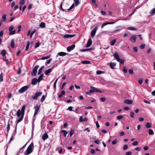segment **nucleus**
Listing matches in <instances>:
<instances>
[{"label": "nucleus", "mask_w": 155, "mask_h": 155, "mask_svg": "<svg viewBox=\"0 0 155 155\" xmlns=\"http://www.w3.org/2000/svg\"><path fill=\"white\" fill-rule=\"evenodd\" d=\"M92 41L91 39L90 38L89 39L87 42L86 45V47L87 48L90 47L91 45Z\"/></svg>", "instance_id": "nucleus-12"}, {"label": "nucleus", "mask_w": 155, "mask_h": 155, "mask_svg": "<svg viewBox=\"0 0 155 155\" xmlns=\"http://www.w3.org/2000/svg\"><path fill=\"white\" fill-rule=\"evenodd\" d=\"M108 24V23H107V22H105V23H103L101 25V28H103L104 27V26L107 25Z\"/></svg>", "instance_id": "nucleus-52"}, {"label": "nucleus", "mask_w": 155, "mask_h": 155, "mask_svg": "<svg viewBox=\"0 0 155 155\" xmlns=\"http://www.w3.org/2000/svg\"><path fill=\"white\" fill-rule=\"evenodd\" d=\"M91 90H90L89 91L91 93H93L94 92H100L101 93L102 92L98 90L97 88L91 86L90 87Z\"/></svg>", "instance_id": "nucleus-3"}, {"label": "nucleus", "mask_w": 155, "mask_h": 155, "mask_svg": "<svg viewBox=\"0 0 155 155\" xmlns=\"http://www.w3.org/2000/svg\"><path fill=\"white\" fill-rule=\"evenodd\" d=\"M129 72L130 74H132L133 73V70L132 69H130L129 70Z\"/></svg>", "instance_id": "nucleus-63"}, {"label": "nucleus", "mask_w": 155, "mask_h": 155, "mask_svg": "<svg viewBox=\"0 0 155 155\" xmlns=\"http://www.w3.org/2000/svg\"><path fill=\"white\" fill-rule=\"evenodd\" d=\"M2 20L4 21H6L7 20L6 16L5 15H4L2 17Z\"/></svg>", "instance_id": "nucleus-29"}, {"label": "nucleus", "mask_w": 155, "mask_h": 155, "mask_svg": "<svg viewBox=\"0 0 155 155\" xmlns=\"http://www.w3.org/2000/svg\"><path fill=\"white\" fill-rule=\"evenodd\" d=\"M39 45L40 44L39 42L36 43L35 44V48H36L38 47L39 46Z\"/></svg>", "instance_id": "nucleus-61"}, {"label": "nucleus", "mask_w": 155, "mask_h": 155, "mask_svg": "<svg viewBox=\"0 0 155 155\" xmlns=\"http://www.w3.org/2000/svg\"><path fill=\"white\" fill-rule=\"evenodd\" d=\"M117 143V139H115V140H113L112 141V143L113 145H114V144H116Z\"/></svg>", "instance_id": "nucleus-43"}, {"label": "nucleus", "mask_w": 155, "mask_h": 155, "mask_svg": "<svg viewBox=\"0 0 155 155\" xmlns=\"http://www.w3.org/2000/svg\"><path fill=\"white\" fill-rule=\"evenodd\" d=\"M39 26L41 28H44L45 27V24L43 22H41Z\"/></svg>", "instance_id": "nucleus-25"}, {"label": "nucleus", "mask_w": 155, "mask_h": 155, "mask_svg": "<svg viewBox=\"0 0 155 155\" xmlns=\"http://www.w3.org/2000/svg\"><path fill=\"white\" fill-rule=\"evenodd\" d=\"M98 28L97 27H96L94 29H93L91 32V36L92 37H94L95 35V33L97 29Z\"/></svg>", "instance_id": "nucleus-9"}, {"label": "nucleus", "mask_w": 155, "mask_h": 155, "mask_svg": "<svg viewBox=\"0 0 155 155\" xmlns=\"http://www.w3.org/2000/svg\"><path fill=\"white\" fill-rule=\"evenodd\" d=\"M135 150L137 151H140L141 150V148L140 147H137L135 148Z\"/></svg>", "instance_id": "nucleus-57"}, {"label": "nucleus", "mask_w": 155, "mask_h": 155, "mask_svg": "<svg viewBox=\"0 0 155 155\" xmlns=\"http://www.w3.org/2000/svg\"><path fill=\"white\" fill-rule=\"evenodd\" d=\"M145 46V45L144 44H142L140 47V48L141 49H143Z\"/></svg>", "instance_id": "nucleus-48"}, {"label": "nucleus", "mask_w": 155, "mask_h": 155, "mask_svg": "<svg viewBox=\"0 0 155 155\" xmlns=\"http://www.w3.org/2000/svg\"><path fill=\"white\" fill-rule=\"evenodd\" d=\"M74 36V35L68 34H65L63 35L64 38H70L73 37Z\"/></svg>", "instance_id": "nucleus-11"}, {"label": "nucleus", "mask_w": 155, "mask_h": 155, "mask_svg": "<svg viewBox=\"0 0 155 155\" xmlns=\"http://www.w3.org/2000/svg\"><path fill=\"white\" fill-rule=\"evenodd\" d=\"M149 134L150 135H153L154 134V133L153 130L151 129H149Z\"/></svg>", "instance_id": "nucleus-36"}, {"label": "nucleus", "mask_w": 155, "mask_h": 155, "mask_svg": "<svg viewBox=\"0 0 155 155\" xmlns=\"http://www.w3.org/2000/svg\"><path fill=\"white\" fill-rule=\"evenodd\" d=\"M155 13V8L152 9L150 12V14L153 15Z\"/></svg>", "instance_id": "nucleus-39"}, {"label": "nucleus", "mask_w": 155, "mask_h": 155, "mask_svg": "<svg viewBox=\"0 0 155 155\" xmlns=\"http://www.w3.org/2000/svg\"><path fill=\"white\" fill-rule=\"evenodd\" d=\"M52 59H51L49 60H48L46 63H45V64L46 65H47L48 64H49L51 61Z\"/></svg>", "instance_id": "nucleus-49"}, {"label": "nucleus", "mask_w": 155, "mask_h": 155, "mask_svg": "<svg viewBox=\"0 0 155 155\" xmlns=\"http://www.w3.org/2000/svg\"><path fill=\"white\" fill-rule=\"evenodd\" d=\"M50 57V56H47L45 57H43L41 58H40V59L42 60H44L48 59Z\"/></svg>", "instance_id": "nucleus-35"}, {"label": "nucleus", "mask_w": 155, "mask_h": 155, "mask_svg": "<svg viewBox=\"0 0 155 155\" xmlns=\"http://www.w3.org/2000/svg\"><path fill=\"white\" fill-rule=\"evenodd\" d=\"M128 30H136V29L133 27H128L127 28Z\"/></svg>", "instance_id": "nucleus-38"}, {"label": "nucleus", "mask_w": 155, "mask_h": 155, "mask_svg": "<svg viewBox=\"0 0 155 155\" xmlns=\"http://www.w3.org/2000/svg\"><path fill=\"white\" fill-rule=\"evenodd\" d=\"M29 45H30L29 41H28L27 42V44L26 46V49H25L26 51H27L28 50V49L29 48Z\"/></svg>", "instance_id": "nucleus-33"}, {"label": "nucleus", "mask_w": 155, "mask_h": 155, "mask_svg": "<svg viewBox=\"0 0 155 155\" xmlns=\"http://www.w3.org/2000/svg\"><path fill=\"white\" fill-rule=\"evenodd\" d=\"M75 45L73 44L70 46H68L67 48V51L68 52H70L73 50L75 47Z\"/></svg>", "instance_id": "nucleus-10"}, {"label": "nucleus", "mask_w": 155, "mask_h": 155, "mask_svg": "<svg viewBox=\"0 0 155 155\" xmlns=\"http://www.w3.org/2000/svg\"><path fill=\"white\" fill-rule=\"evenodd\" d=\"M7 132L8 133L10 129V125L9 124H8L7 127Z\"/></svg>", "instance_id": "nucleus-54"}, {"label": "nucleus", "mask_w": 155, "mask_h": 155, "mask_svg": "<svg viewBox=\"0 0 155 155\" xmlns=\"http://www.w3.org/2000/svg\"><path fill=\"white\" fill-rule=\"evenodd\" d=\"M15 46L14 40V39H12L11 41V47L13 48Z\"/></svg>", "instance_id": "nucleus-21"}, {"label": "nucleus", "mask_w": 155, "mask_h": 155, "mask_svg": "<svg viewBox=\"0 0 155 155\" xmlns=\"http://www.w3.org/2000/svg\"><path fill=\"white\" fill-rule=\"evenodd\" d=\"M63 2H61V5H60V9H61L63 12H64V11H66V9H63L62 8V5H63Z\"/></svg>", "instance_id": "nucleus-34"}, {"label": "nucleus", "mask_w": 155, "mask_h": 155, "mask_svg": "<svg viewBox=\"0 0 155 155\" xmlns=\"http://www.w3.org/2000/svg\"><path fill=\"white\" fill-rule=\"evenodd\" d=\"M14 28V27L13 26H11L9 28V31H10L9 34L11 35H13L15 33L16 31L14 30L13 31Z\"/></svg>", "instance_id": "nucleus-8"}, {"label": "nucleus", "mask_w": 155, "mask_h": 155, "mask_svg": "<svg viewBox=\"0 0 155 155\" xmlns=\"http://www.w3.org/2000/svg\"><path fill=\"white\" fill-rule=\"evenodd\" d=\"M28 88V87L27 86H24L20 89L18 91V92L19 93H23Z\"/></svg>", "instance_id": "nucleus-6"}, {"label": "nucleus", "mask_w": 155, "mask_h": 155, "mask_svg": "<svg viewBox=\"0 0 155 155\" xmlns=\"http://www.w3.org/2000/svg\"><path fill=\"white\" fill-rule=\"evenodd\" d=\"M151 126V124L150 123H147L145 125V127L147 128H149Z\"/></svg>", "instance_id": "nucleus-32"}, {"label": "nucleus", "mask_w": 155, "mask_h": 155, "mask_svg": "<svg viewBox=\"0 0 155 155\" xmlns=\"http://www.w3.org/2000/svg\"><path fill=\"white\" fill-rule=\"evenodd\" d=\"M130 114L131 117L132 118H134L135 116L134 113L132 111H130Z\"/></svg>", "instance_id": "nucleus-47"}, {"label": "nucleus", "mask_w": 155, "mask_h": 155, "mask_svg": "<svg viewBox=\"0 0 155 155\" xmlns=\"http://www.w3.org/2000/svg\"><path fill=\"white\" fill-rule=\"evenodd\" d=\"M81 63L84 64H90L91 63V62L87 61H82Z\"/></svg>", "instance_id": "nucleus-28"}, {"label": "nucleus", "mask_w": 155, "mask_h": 155, "mask_svg": "<svg viewBox=\"0 0 155 155\" xmlns=\"http://www.w3.org/2000/svg\"><path fill=\"white\" fill-rule=\"evenodd\" d=\"M116 42V40L115 39H113L111 41L110 45L111 46L114 45L115 42Z\"/></svg>", "instance_id": "nucleus-30"}, {"label": "nucleus", "mask_w": 155, "mask_h": 155, "mask_svg": "<svg viewBox=\"0 0 155 155\" xmlns=\"http://www.w3.org/2000/svg\"><path fill=\"white\" fill-rule=\"evenodd\" d=\"M136 39V36L135 35L132 36L130 39V40L133 42H135Z\"/></svg>", "instance_id": "nucleus-14"}, {"label": "nucleus", "mask_w": 155, "mask_h": 155, "mask_svg": "<svg viewBox=\"0 0 155 155\" xmlns=\"http://www.w3.org/2000/svg\"><path fill=\"white\" fill-rule=\"evenodd\" d=\"M25 106H23L22 107L21 109V115L24 116L25 114Z\"/></svg>", "instance_id": "nucleus-20"}, {"label": "nucleus", "mask_w": 155, "mask_h": 155, "mask_svg": "<svg viewBox=\"0 0 155 155\" xmlns=\"http://www.w3.org/2000/svg\"><path fill=\"white\" fill-rule=\"evenodd\" d=\"M25 2V0H21L19 3L20 5L22 6L23 5Z\"/></svg>", "instance_id": "nucleus-37"}, {"label": "nucleus", "mask_w": 155, "mask_h": 155, "mask_svg": "<svg viewBox=\"0 0 155 155\" xmlns=\"http://www.w3.org/2000/svg\"><path fill=\"white\" fill-rule=\"evenodd\" d=\"M45 99V96L44 95H43L41 97V102H43L44 101Z\"/></svg>", "instance_id": "nucleus-42"}, {"label": "nucleus", "mask_w": 155, "mask_h": 155, "mask_svg": "<svg viewBox=\"0 0 155 155\" xmlns=\"http://www.w3.org/2000/svg\"><path fill=\"white\" fill-rule=\"evenodd\" d=\"M43 74H41L40 76L39 77L38 79H37L38 80V81L39 82H40L42 79L43 78Z\"/></svg>", "instance_id": "nucleus-23"}, {"label": "nucleus", "mask_w": 155, "mask_h": 155, "mask_svg": "<svg viewBox=\"0 0 155 155\" xmlns=\"http://www.w3.org/2000/svg\"><path fill=\"white\" fill-rule=\"evenodd\" d=\"M45 66H42L39 70L38 74H40L42 72L43 69L44 68Z\"/></svg>", "instance_id": "nucleus-27"}, {"label": "nucleus", "mask_w": 155, "mask_h": 155, "mask_svg": "<svg viewBox=\"0 0 155 155\" xmlns=\"http://www.w3.org/2000/svg\"><path fill=\"white\" fill-rule=\"evenodd\" d=\"M48 135L47 133L44 134L42 136V138L44 140H45L48 138Z\"/></svg>", "instance_id": "nucleus-13"}, {"label": "nucleus", "mask_w": 155, "mask_h": 155, "mask_svg": "<svg viewBox=\"0 0 155 155\" xmlns=\"http://www.w3.org/2000/svg\"><path fill=\"white\" fill-rule=\"evenodd\" d=\"M33 143H32L28 146L27 150L24 153L25 155H28L33 151Z\"/></svg>", "instance_id": "nucleus-1"}, {"label": "nucleus", "mask_w": 155, "mask_h": 155, "mask_svg": "<svg viewBox=\"0 0 155 155\" xmlns=\"http://www.w3.org/2000/svg\"><path fill=\"white\" fill-rule=\"evenodd\" d=\"M6 51L5 50H2L1 52V54L3 57H5L6 54Z\"/></svg>", "instance_id": "nucleus-26"}, {"label": "nucleus", "mask_w": 155, "mask_h": 155, "mask_svg": "<svg viewBox=\"0 0 155 155\" xmlns=\"http://www.w3.org/2000/svg\"><path fill=\"white\" fill-rule=\"evenodd\" d=\"M123 117V116L122 115H119L117 117V119L118 120H120L122 119Z\"/></svg>", "instance_id": "nucleus-50"}, {"label": "nucleus", "mask_w": 155, "mask_h": 155, "mask_svg": "<svg viewBox=\"0 0 155 155\" xmlns=\"http://www.w3.org/2000/svg\"><path fill=\"white\" fill-rule=\"evenodd\" d=\"M34 108L35 109V111L34 114V116L36 115L38 113V112L40 109V107L39 105H37L35 106Z\"/></svg>", "instance_id": "nucleus-7"}, {"label": "nucleus", "mask_w": 155, "mask_h": 155, "mask_svg": "<svg viewBox=\"0 0 155 155\" xmlns=\"http://www.w3.org/2000/svg\"><path fill=\"white\" fill-rule=\"evenodd\" d=\"M125 110H127L129 109V107H124L123 108Z\"/></svg>", "instance_id": "nucleus-62"}, {"label": "nucleus", "mask_w": 155, "mask_h": 155, "mask_svg": "<svg viewBox=\"0 0 155 155\" xmlns=\"http://www.w3.org/2000/svg\"><path fill=\"white\" fill-rule=\"evenodd\" d=\"M101 13L102 15H106V12L104 11H101Z\"/></svg>", "instance_id": "nucleus-58"}, {"label": "nucleus", "mask_w": 155, "mask_h": 155, "mask_svg": "<svg viewBox=\"0 0 155 155\" xmlns=\"http://www.w3.org/2000/svg\"><path fill=\"white\" fill-rule=\"evenodd\" d=\"M90 51V49L89 48H87L86 49H82L81 50V51L82 52L85 51Z\"/></svg>", "instance_id": "nucleus-53"}, {"label": "nucleus", "mask_w": 155, "mask_h": 155, "mask_svg": "<svg viewBox=\"0 0 155 155\" xmlns=\"http://www.w3.org/2000/svg\"><path fill=\"white\" fill-rule=\"evenodd\" d=\"M74 131L73 130H71L70 132V134L71 137L72 135L74 134Z\"/></svg>", "instance_id": "nucleus-46"}, {"label": "nucleus", "mask_w": 155, "mask_h": 155, "mask_svg": "<svg viewBox=\"0 0 155 155\" xmlns=\"http://www.w3.org/2000/svg\"><path fill=\"white\" fill-rule=\"evenodd\" d=\"M74 4H73L68 9H67V10H71L74 7Z\"/></svg>", "instance_id": "nucleus-45"}, {"label": "nucleus", "mask_w": 155, "mask_h": 155, "mask_svg": "<svg viewBox=\"0 0 155 155\" xmlns=\"http://www.w3.org/2000/svg\"><path fill=\"white\" fill-rule=\"evenodd\" d=\"M38 81V80L36 78H33L31 81V84L33 85H35L37 83Z\"/></svg>", "instance_id": "nucleus-16"}, {"label": "nucleus", "mask_w": 155, "mask_h": 155, "mask_svg": "<svg viewBox=\"0 0 155 155\" xmlns=\"http://www.w3.org/2000/svg\"><path fill=\"white\" fill-rule=\"evenodd\" d=\"M131 153L130 151H128L126 153V155H131Z\"/></svg>", "instance_id": "nucleus-64"}, {"label": "nucleus", "mask_w": 155, "mask_h": 155, "mask_svg": "<svg viewBox=\"0 0 155 155\" xmlns=\"http://www.w3.org/2000/svg\"><path fill=\"white\" fill-rule=\"evenodd\" d=\"M74 2L75 3V5L76 6H77L80 3L79 0H74Z\"/></svg>", "instance_id": "nucleus-40"}, {"label": "nucleus", "mask_w": 155, "mask_h": 155, "mask_svg": "<svg viewBox=\"0 0 155 155\" xmlns=\"http://www.w3.org/2000/svg\"><path fill=\"white\" fill-rule=\"evenodd\" d=\"M53 68L54 67H53L52 68H49L47 70H46L45 72V74L46 75H48L51 71Z\"/></svg>", "instance_id": "nucleus-15"}, {"label": "nucleus", "mask_w": 155, "mask_h": 155, "mask_svg": "<svg viewBox=\"0 0 155 155\" xmlns=\"http://www.w3.org/2000/svg\"><path fill=\"white\" fill-rule=\"evenodd\" d=\"M137 144H138V142L137 141H135L134 142H133V143H132V145L133 146L136 145Z\"/></svg>", "instance_id": "nucleus-56"}, {"label": "nucleus", "mask_w": 155, "mask_h": 155, "mask_svg": "<svg viewBox=\"0 0 155 155\" xmlns=\"http://www.w3.org/2000/svg\"><path fill=\"white\" fill-rule=\"evenodd\" d=\"M124 103L127 104H131L133 103L132 101L129 100H124Z\"/></svg>", "instance_id": "nucleus-17"}, {"label": "nucleus", "mask_w": 155, "mask_h": 155, "mask_svg": "<svg viewBox=\"0 0 155 155\" xmlns=\"http://www.w3.org/2000/svg\"><path fill=\"white\" fill-rule=\"evenodd\" d=\"M17 116L18 117H21V112L20 109H18L17 112Z\"/></svg>", "instance_id": "nucleus-19"}, {"label": "nucleus", "mask_w": 155, "mask_h": 155, "mask_svg": "<svg viewBox=\"0 0 155 155\" xmlns=\"http://www.w3.org/2000/svg\"><path fill=\"white\" fill-rule=\"evenodd\" d=\"M39 67V66L37 65L33 69L31 74L32 75L35 76L36 75V73L37 72V69Z\"/></svg>", "instance_id": "nucleus-5"}, {"label": "nucleus", "mask_w": 155, "mask_h": 155, "mask_svg": "<svg viewBox=\"0 0 155 155\" xmlns=\"http://www.w3.org/2000/svg\"><path fill=\"white\" fill-rule=\"evenodd\" d=\"M36 32V30L35 29H34L33 31H32L31 33V35H30V38H31L32 37V36L35 33V32Z\"/></svg>", "instance_id": "nucleus-44"}, {"label": "nucleus", "mask_w": 155, "mask_h": 155, "mask_svg": "<svg viewBox=\"0 0 155 155\" xmlns=\"http://www.w3.org/2000/svg\"><path fill=\"white\" fill-rule=\"evenodd\" d=\"M103 73V71H96L97 74H102Z\"/></svg>", "instance_id": "nucleus-51"}, {"label": "nucleus", "mask_w": 155, "mask_h": 155, "mask_svg": "<svg viewBox=\"0 0 155 155\" xmlns=\"http://www.w3.org/2000/svg\"><path fill=\"white\" fill-rule=\"evenodd\" d=\"M113 56L117 61L120 62L122 64H124V60L122 59H120L117 53L115 52L114 53Z\"/></svg>", "instance_id": "nucleus-2"}, {"label": "nucleus", "mask_w": 155, "mask_h": 155, "mask_svg": "<svg viewBox=\"0 0 155 155\" xmlns=\"http://www.w3.org/2000/svg\"><path fill=\"white\" fill-rule=\"evenodd\" d=\"M16 130H14L13 133L12 134V136L13 137L15 136V135L16 134Z\"/></svg>", "instance_id": "nucleus-60"}, {"label": "nucleus", "mask_w": 155, "mask_h": 155, "mask_svg": "<svg viewBox=\"0 0 155 155\" xmlns=\"http://www.w3.org/2000/svg\"><path fill=\"white\" fill-rule=\"evenodd\" d=\"M127 145L125 144L124 145L123 149L124 150H125L127 149Z\"/></svg>", "instance_id": "nucleus-55"}, {"label": "nucleus", "mask_w": 155, "mask_h": 155, "mask_svg": "<svg viewBox=\"0 0 155 155\" xmlns=\"http://www.w3.org/2000/svg\"><path fill=\"white\" fill-rule=\"evenodd\" d=\"M3 76L2 73L0 74V82L3 81Z\"/></svg>", "instance_id": "nucleus-41"}, {"label": "nucleus", "mask_w": 155, "mask_h": 155, "mask_svg": "<svg viewBox=\"0 0 155 155\" xmlns=\"http://www.w3.org/2000/svg\"><path fill=\"white\" fill-rule=\"evenodd\" d=\"M134 51L135 52H137V49L136 47H134L133 48Z\"/></svg>", "instance_id": "nucleus-59"}, {"label": "nucleus", "mask_w": 155, "mask_h": 155, "mask_svg": "<svg viewBox=\"0 0 155 155\" xmlns=\"http://www.w3.org/2000/svg\"><path fill=\"white\" fill-rule=\"evenodd\" d=\"M67 54H68L67 53L63 52H60L58 53V55L60 56H64Z\"/></svg>", "instance_id": "nucleus-18"}, {"label": "nucleus", "mask_w": 155, "mask_h": 155, "mask_svg": "<svg viewBox=\"0 0 155 155\" xmlns=\"http://www.w3.org/2000/svg\"><path fill=\"white\" fill-rule=\"evenodd\" d=\"M116 64L114 63L110 62V66L112 69H114V67L115 66Z\"/></svg>", "instance_id": "nucleus-22"}, {"label": "nucleus", "mask_w": 155, "mask_h": 155, "mask_svg": "<svg viewBox=\"0 0 155 155\" xmlns=\"http://www.w3.org/2000/svg\"><path fill=\"white\" fill-rule=\"evenodd\" d=\"M22 116L21 117H20V118L17 120V124L20 122L21 121L23 118L24 116H23V115H21Z\"/></svg>", "instance_id": "nucleus-24"}, {"label": "nucleus", "mask_w": 155, "mask_h": 155, "mask_svg": "<svg viewBox=\"0 0 155 155\" xmlns=\"http://www.w3.org/2000/svg\"><path fill=\"white\" fill-rule=\"evenodd\" d=\"M61 132L63 133L64 136L65 137L67 134V132L65 130H62L61 131Z\"/></svg>", "instance_id": "nucleus-31"}, {"label": "nucleus", "mask_w": 155, "mask_h": 155, "mask_svg": "<svg viewBox=\"0 0 155 155\" xmlns=\"http://www.w3.org/2000/svg\"><path fill=\"white\" fill-rule=\"evenodd\" d=\"M42 92H38L36 93L34 96H32V98L34 100H37L38 98L42 94Z\"/></svg>", "instance_id": "nucleus-4"}]
</instances>
